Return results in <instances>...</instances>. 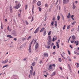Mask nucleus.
I'll use <instances>...</instances> for the list:
<instances>
[{
  "label": "nucleus",
  "instance_id": "nucleus-22",
  "mask_svg": "<svg viewBox=\"0 0 79 79\" xmlns=\"http://www.w3.org/2000/svg\"><path fill=\"white\" fill-rule=\"evenodd\" d=\"M35 62H33L32 63V66H35Z\"/></svg>",
  "mask_w": 79,
  "mask_h": 79
},
{
  "label": "nucleus",
  "instance_id": "nucleus-7",
  "mask_svg": "<svg viewBox=\"0 0 79 79\" xmlns=\"http://www.w3.org/2000/svg\"><path fill=\"white\" fill-rule=\"evenodd\" d=\"M31 44H29V48L28 50L30 53H31Z\"/></svg>",
  "mask_w": 79,
  "mask_h": 79
},
{
  "label": "nucleus",
  "instance_id": "nucleus-13",
  "mask_svg": "<svg viewBox=\"0 0 79 79\" xmlns=\"http://www.w3.org/2000/svg\"><path fill=\"white\" fill-rule=\"evenodd\" d=\"M76 43H77L76 45L77 46L79 44V41L77 40V41H75L74 43L75 44H76Z\"/></svg>",
  "mask_w": 79,
  "mask_h": 79
},
{
  "label": "nucleus",
  "instance_id": "nucleus-14",
  "mask_svg": "<svg viewBox=\"0 0 79 79\" xmlns=\"http://www.w3.org/2000/svg\"><path fill=\"white\" fill-rule=\"evenodd\" d=\"M7 37H9V38H13V36H11V35H7Z\"/></svg>",
  "mask_w": 79,
  "mask_h": 79
},
{
  "label": "nucleus",
  "instance_id": "nucleus-48",
  "mask_svg": "<svg viewBox=\"0 0 79 79\" xmlns=\"http://www.w3.org/2000/svg\"><path fill=\"white\" fill-rule=\"evenodd\" d=\"M53 21H55V17H54L53 19Z\"/></svg>",
  "mask_w": 79,
  "mask_h": 79
},
{
  "label": "nucleus",
  "instance_id": "nucleus-8",
  "mask_svg": "<svg viewBox=\"0 0 79 79\" xmlns=\"http://www.w3.org/2000/svg\"><path fill=\"white\" fill-rule=\"evenodd\" d=\"M41 2L40 1H39L36 4L38 6H40L41 5Z\"/></svg>",
  "mask_w": 79,
  "mask_h": 79
},
{
  "label": "nucleus",
  "instance_id": "nucleus-38",
  "mask_svg": "<svg viewBox=\"0 0 79 79\" xmlns=\"http://www.w3.org/2000/svg\"><path fill=\"white\" fill-rule=\"evenodd\" d=\"M37 42V40H35L34 41V44H35V42Z\"/></svg>",
  "mask_w": 79,
  "mask_h": 79
},
{
  "label": "nucleus",
  "instance_id": "nucleus-46",
  "mask_svg": "<svg viewBox=\"0 0 79 79\" xmlns=\"http://www.w3.org/2000/svg\"><path fill=\"white\" fill-rule=\"evenodd\" d=\"M52 42H55V38L53 37V39L52 40Z\"/></svg>",
  "mask_w": 79,
  "mask_h": 79
},
{
  "label": "nucleus",
  "instance_id": "nucleus-12",
  "mask_svg": "<svg viewBox=\"0 0 79 79\" xmlns=\"http://www.w3.org/2000/svg\"><path fill=\"white\" fill-rule=\"evenodd\" d=\"M44 56H47V57H48V55L47 53H44Z\"/></svg>",
  "mask_w": 79,
  "mask_h": 79
},
{
  "label": "nucleus",
  "instance_id": "nucleus-61",
  "mask_svg": "<svg viewBox=\"0 0 79 79\" xmlns=\"http://www.w3.org/2000/svg\"><path fill=\"white\" fill-rule=\"evenodd\" d=\"M57 43L58 44L59 42H60V40H58V42H57Z\"/></svg>",
  "mask_w": 79,
  "mask_h": 79
},
{
  "label": "nucleus",
  "instance_id": "nucleus-29",
  "mask_svg": "<svg viewBox=\"0 0 79 79\" xmlns=\"http://www.w3.org/2000/svg\"><path fill=\"white\" fill-rule=\"evenodd\" d=\"M34 39H33L32 40V41H31V43L30 44H31V45L32 44V42H33V41H34Z\"/></svg>",
  "mask_w": 79,
  "mask_h": 79
},
{
  "label": "nucleus",
  "instance_id": "nucleus-30",
  "mask_svg": "<svg viewBox=\"0 0 79 79\" xmlns=\"http://www.w3.org/2000/svg\"><path fill=\"white\" fill-rule=\"evenodd\" d=\"M26 24L27 25L29 24V23L26 21Z\"/></svg>",
  "mask_w": 79,
  "mask_h": 79
},
{
  "label": "nucleus",
  "instance_id": "nucleus-58",
  "mask_svg": "<svg viewBox=\"0 0 79 79\" xmlns=\"http://www.w3.org/2000/svg\"><path fill=\"white\" fill-rule=\"evenodd\" d=\"M67 18L68 19H69V18H70V16H69V15H68L67 16Z\"/></svg>",
  "mask_w": 79,
  "mask_h": 79
},
{
  "label": "nucleus",
  "instance_id": "nucleus-43",
  "mask_svg": "<svg viewBox=\"0 0 79 79\" xmlns=\"http://www.w3.org/2000/svg\"><path fill=\"white\" fill-rule=\"evenodd\" d=\"M31 71H33V67H32V66H31Z\"/></svg>",
  "mask_w": 79,
  "mask_h": 79
},
{
  "label": "nucleus",
  "instance_id": "nucleus-53",
  "mask_svg": "<svg viewBox=\"0 0 79 79\" xmlns=\"http://www.w3.org/2000/svg\"><path fill=\"white\" fill-rule=\"evenodd\" d=\"M45 7H47L48 6V4H45Z\"/></svg>",
  "mask_w": 79,
  "mask_h": 79
},
{
  "label": "nucleus",
  "instance_id": "nucleus-36",
  "mask_svg": "<svg viewBox=\"0 0 79 79\" xmlns=\"http://www.w3.org/2000/svg\"><path fill=\"white\" fill-rule=\"evenodd\" d=\"M31 18H32V15H31L30 16L28 17V19H31Z\"/></svg>",
  "mask_w": 79,
  "mask_h": 79
},
{
  "label": "nucleus",
  "instance_id": "nucleus-11",
  "mask_svg": "<svg viewBox=\"0 0 79 79\" xmlns=\"http://www.w3.org/2000/svg\"><path fill=\"white\" fill-rule=\"evenodd\" d=\"M8 61V60L6 59V60L5 61H3L2 62V63H3L4 64H5V63H7Z\"/></svg>",
  "mask_w": 79,
  "mask_h": 79
},
{
  "label": "nucleus",
  "instance_id": "nucleus-62",
  "mask_svg": "<svg viewBox=\"0 0 79 79\" xmlns=\"http://www.w3.org/2000/svg\"><path fill=\"white\" fill-rule=\"evenodd\" d=\"M71 18H73V17H74V15H72L71 16Z\"/></svg>",
  "mask_w": 79,
  "mask_h": 79
},
{
  "label": "nucleus",
  "instance_id": "nucleus-44",
  "mask_svg": "<svg viewBox=\"0 0 79 79\" xmlns=\"http://www.w3.org/2000/svg\"><path fill=\"white\" fill-rule=\"evenodd\" d=\"M37 60H38V57H36L35 58V61H37Z\"/></svg>",
  "mask_w": 79,
  "mask_h": 79
},
{
  "label": "nucleus",
  "instance_id": "nucleus-10",
  "mask_svg": "<svg viewBox=\"0 0 79 79\" xmlns=\"http://www.w3.org/2000/svg\"><path fill=\"white\" fill-rule=\"evenodd\" d=\"M38 43H36V44H35V49L36 50H37V49L38 48Z\"/></svg>",
  "mask_w": 79,
  "mask_h": 79
},
{
  "label": "nucleus",
  "instance_id": "nucleus-20",
  "mask_svg": "<svg viewBox=\"0 0 79 79\" xmlns=\"http://www.w3.org/2000/svg\"><path fill=\"white\" fill-rule=\"evenodd\" d=\"M51 32H52L51 31H50L48 33V35H50Z\"/></svg>",
  "mask_w": 79,
  "mask_h": 79
},
{
  "label": "nucleus",
  "instance_id": "nucleus-55",
  "mask_svg": "<svg viewBox=\"0 0 79 79\" xmlns=\"http://www.w3.org/2000/svg\"><path fill=\"white\" fill-rule=\"evenodd\" d=\"M1 28L2 29H3V26L2 24L1 25Z\"/></svg>",
  "mask_w": 79,
  "mask_h": 79
},
{
  "label": "nucleus",
  "instance_id": "nucleus-23",
  "mask_svg": "<svg viewBox=\"0 0 79 79\" xmlns=\"http://www.w3.org/2000/svg\"><path fill=\"white\" fill-rule=\"evenodd\" d=\"M55 74V72H54L52 73V74L51 75V76H54Z\"/></svg>",
  "mask_w": 79,
  "mask_h": 79
},
{
  "label": "nucleus",
  "instance_id": "nucleus-19",
  "mask_svg": "<svg viewBox=\"0 0 79 79\" xmlns=\"http://www.w3.org/2000/svg\"><path fill=\"white\" fill-rule=\"evenodd\" d=\"M72 39L73 40H74V39H75V36L74 35H73L72 36Z\"/></svg>",
  "mask_w": 79,
  "mask_h": 79
},
{
  "label": "nucleus",
  "instance_id": "nucleus-39",
  "mask_svg": "<svg viewBox=\"0 0 79 79\" xmlns=\"http://www.w3.org/2000/svg\"><path fill=\"white\" fill-rule=\"evenodd\" d=\"M7 66H8V65H5V66H3L2 67V68H5V67H6Z\"/></svg>",
  "mask_w": 79,
  "mask_h": 79
},
{
  "label": "nucleus",
  "instance_id": "nucleus-59",
  "mask_svg": "<svg viewBox=\"0 0 79 79\" xmlns=\"http://www.w3.org/2000/svg\"><path fill=\"white\" fill-rule=\"evenodd\" d=\"M35 0H34L33 1V3H35Z\"/></svg>",
  "mask_w": 79,
  "mask_h": 79
},
{
  "label": "nucleus",
  "instance_id": "nucleus-37",
  "mask_svg": "<svg viewBox=\"0 0 79 79\" xmlns=\"http://www.w3.org/2000/svg\"><path fill=\"white\" fill-rule=\"evenodd\" d=\"M27 5H26L25 6V10H27Z\"/></svg>",
  "mask_w": 79,
  "mask_h": 79
},
{
  "label": "nucleus",
  "instance_id": "nucleus-41",
  "mask_svg": "<svg viewBox=\"0 0 79 79\" xmlns=\"http://www.w3.org/2000/svg\"><path fill=\"white\" fill-rule=\"evenodd\" d=\"M71 42L72 44H73V43H74V40L71 41Z\"/></svg>",
  "mask_w": 79,
  "mask_h": 79
},
{
  "label": "nucleus",
  "instance_id": "nucleus-3",
  "mask_svg": "<svg viewBox=\"0 0 79 79\" xmlns=\"http://www.w3.org/2000/svg\"><path fill=\"white\" fill-rule=\"evenodd\" d=\"M39 29H40V27H39L37 28L34 32V34H36V33H37V32H39Z\"/></svg>",
  "mask_w": 79,
  "mask_h": 79
},
{
  "label": "nucleus",
  "instance_id": "nucleus-15",
  "mask_svg": "<svg viewBox=\"0 0 79 79\" xmlns=\"http://www.w3.org/2000/svg\"><path fill=\"white\" fill-rule=\"evenodd\" d=\"M7 30H8V31H10V32H11V28H10L9 26H8L7 27Z\"/></svg>",
  "mask_w": 79,
  "mask_h": 79
},
{
  "label": "nucleus",
  "instance_id": "nucleus-28",
  "mask_svg": "<svg viewBox=\"0 0 79 79\" xmlns=\"http://www.w3.org/2000/svg\"><path fill=\"white\" fill-rule=\"evenodd\" d=\"M33 20H34V15H33V16L32 17L31 22H32V21H33Z\"/></svg>",
  "mask_w": 79,
  "mask_h": 79
},
{
  "label": "nucleus",
  "instance_id": "nucleus-34",
  "mask_svg": "<svg viewBox=\"0 0 79 79\" xmlns=\"http://www.w3.org/2000/svg\"><path fill=\"white\" fill-rule=\"evenodd\" d=\"M75 24H76V22H74L73 23H72V25H75Z\"/></svg>",
  "mask_w": 79,
  "mask_h": 79
},
{
  "label": "nucleus",
  "instance_id": "nucleus-63",
  "mask_svg": "<svg viewBox=\"0 0 79 79\" xmlns=\"http://www.w3.org/2000/svg\"><path fill=\"white\" fill-rule=\"evenodd\" d=\"M40 64H41V63H42V60H40Z\"/></svg>",
  "mask_w": 79,
  "mask_h": 79
},
{
  "label": "nucleus",
  "instance_id": "nucleus-57",
  "mask_svg": "<svg viewBox=\"0 0 79 79\" xmlns=\"http://www.w3.org/2000/svg\"><path fill=\"white\" fill-rule=\"evenodd\" d=\"M20 15H20V14H18V17H20Z\"/></svg>",
  "mask_w": 79,
  "mask_h": 79
},
{
  "label": "nucleus",
  "instance_id": "nucleus-27",
  "mask_svg": "<svg viewBox=\"0 0 79 79\" xmlns=\"http://www.w3.org/2000/svg\"><path fill=\"white\" fill-rule=\"evenodd\" d=\"M54 21H52L51 23V25L52 26H53V24H54Z\"/></svg>",
  "mask_w": 79,
  "mask_h": 79
},
{
  "label": "nucleus",
  "instance_id": "nucleus-47",
  "mask_svg": "<svg viewBox=\"0 0 79 79\" xmlns=\"http://www.w3.org/2000/svg\"><path fill=\"white\" fill-rule=\"evenodd\" d=\"M68 53L69 55H70L71 54V53H70V51L68 50Z\"/></svg>",
  "mask_w": 79,
  "mask_h": 79
},
{
  "label": "nucleus",
  "instance_id": "nucleus-2",
  "mask_svg": "<svg viewBox=\"0 0 79 79\" xmlns=\"http://www.w3.org/2000/svg\"><path fill=\"white\" fill-rule=\"evenodd\" d=\"M12 35H15V36H16V35H17L16 34V32L15 30L13 31L12 32Z\"/></svg>",
  "mask_w": 79,
  "mask_h": 79
},
{
  "label": "nucleus",
  "instance_id": "nucleus-31",
  "mask_svg": "<svg viewBox=\"0 0 79 79\" xmlns=\"http://www.w3.org/2000/svg\"><path fill=\"white\" fill-rule=\"evenodd\" d=\"M38 8L39 9V11H41V8H40V7H39Z\"/></svg>",
  "mask_w": 79,
  "mask_h": 79
},
{
  "label": "nucleus",
  "instance_id": "nucleus-4",
  "mask_svg": "<svg viewBox=\"0 0 79 79\" xmlns=\"http://www.w3.org/2000/svg\"><path fill=\"white\" fill-rule=\"evenodd\" d=\"M69 0H63V4L64 5L65 3H68L69 2Z\"/></svg>",
  "mask_w": 79,
  "mask_h": 79
},
{
  "label": "nucleus",
  "instance_id": "nucleus-9",
  "mask_svg": "<svg viewBox=\"0 0 79 79\" xmlns=\"http://www.w3.org/2000/svg\"><path fill=\"white\" fill-rule=\"evenodd\" d=\"M9 8L10 13H12V12H13V10H12V6H10Z\"/></svg>",
  "mask_w": 79,
  "mask_h": 79
},
{
  "label": "nucleus",
  "instance_id": "nucleus-35",
  "mask_svg": "<svg viewBox=\"0 0 79 79\" xmlns=\"http://www.w3.org/2000/svg\"><path fill=\"white\" fill-rule=\"evenodd\" d=\"M31 39V36H29L28 38V39H27V40H29V39Z\"/></svg>",
  "mask_w": 79,
  "mask_h": 79
},
{
  "label": "nucleus",
  "instance_id": "nucleus-50",
  "mask_svg": "<svg viewBox=\"0 0 79 79\" xmlns=\"http://www.w3.org/2000/svg\"><path fill=\"white\" fill-rule=\"evenodd\" d=\"M48 38L49 39H51V36H48Z\"/></svg>",
  "mask_w": 79,
  "mask_h": 79
},
{
  "label": "nucleus",
  "instance_id": "nucleus-60",
  "mask_svg": "<svg viewBox=\"0 0 79 79\" xmlns=\"http://www.w3.org/2000/svg\"><path fill=\"white\" fill-rule=\"evenodd\" d=\"M14 40L16 41V40H17V39H16V38H14Z\"/></svg>",
  "mask_w": 79,
  "mask_h": 79
},
{
  "label": "nucleus",
  "instance_id": "nucleus-52",
  "mask_svg": "<svg viewBox=\"0 0 79 79\" xmlns=\"http://www.w3.org/2000/svg\"><path fill=\"white\" fill-rule=\"evenodd\" d=\"M74 28H73L71 30V31L72 32H73V31H74Z\"/></svg>",
  "mask_w": 79,
  "mask_h": 79
},
{
  "label": "nucleus",
  "instance_id": "nucleus-51",
  "mask_svg": "<svg viewBox=\"0 0 79 79\" xmlns=\"http://www.w3.org/2000/svg\"><path fill=\"white\" fill-rule=\"evenodd\" d=\"M66 27V25H64V27L63 28V30H64L65 29V27Z\"/></svg>",
  "mask_w": 79,
  "mask_h": 79
},
{
  "label": "nucleus",
  "instance_id": "nucleus-18",
  "mask_svg": "<svg viewBox=\"0 0 79 79\" xmlns=\"http://www.w3.org/2000/svg\"><path fill=\"white\" fill-rule=\"evenodd\" d=\"M44 29H45V28H44V27H43L42 28L41 30L40 31V32H42V31H44Z\"/></svg>",
  "mask_w": 79,
  "mask_h": 79
},
{
  "label": "nucleus",
  "instance_id": "nucleus-42",
  "mask_svg": "<svg viewBox=\"0 0 79 79\" xmlns=\"http://www.w3.org/2000/svg\"><path fill=\"white\" fill-rule=\"evenodd\" d=\"M55 48H56V46L55 45L53 47V50H55Z\"/></svg>",
  "mask_w": 79,
  "mask_h": 79
},
{
  "label": "nucleus",
  "instance_id": "nucleus-5",
  "mask_svg": "<svg viewBox=\"0 0 79 79\" xmlns=\"http://www.w3.org/2000/svg\"><path fill=\"white\" fill-rule=\"evenodd\" d=\"M52 44V40H49L48 41V46H50Z\"/></svg>",
  "mask_w": 79,
  "mask_h": 79
},
{
  "label": "nucleus",
  "instance_id": "nucleus-6",
  "mask_svg": "<svg viewBox=\"0 0 79 79\" xmlns=\"http://www.w3.org/2000/svg\"><path fill=\"white\" fill-rule=\"evenodd\" d=\"M52 69V66L51 64H50L49 66V68L48 69V70H49V71H51Z\"/></svg>",
  "mask_w": 79,
  "mask_h": 79
},
{
  "label": "nucleus",
  "instance_id": "nucleus-49",
  "mask_svg": "<svg viewBox=\"0 0 79 79\" xmlns=\"http://www.w3.org/2000/svg\"><path fill=\"white\" fill-rule=\"evenodd\" d=\"M70 26L69 25V26H68L67 27V29H69V28H70Z\"/></svg>",
  "mask_w": 79,
  "mask_h": 79
},
{
  "label": "nucleus",
  "instance_id": "nucleus-21",
  "mask_svg": "<svg viewBox=\"0 0 79 79\" xmlns=\"http://www.w3.org/2000/svg\"><path fill=\"white\" fill-rule=\"evenodd\" d=\"M71 36L69 38V40H68V43H69V40H70V39H71Z\"/></svg>",
  "mask_w": 79,
  "mask_h": 79
},
{
  "label": "nucleus",
  "instance_id": "nucleus-40",
  "mask_svg": "<svg viewBox=\"0 0 79 79\" xmlns=\"http://www.w3.org/2000/svg\"><path fill=\"white\" fill-rule=\"evenodd\" d=\"M58 60L60 62H61V58H59Z\"/></svg>",
  "mask_w": 79,
  "mask_h": 79
},
{
  "label": "nucleus",
  "instance_id": "nucleus-54",
  "mask_svg": "<svg viewBox=\"0 0 79 79\" xmlns=\"http://www.w3.org/2000/svg\"><path fill=\"white\" fill-rule=\"evenodd\" d=\"M62 19H63V20H64V17L62 15Z\"/></svg>",
  "mask_w": 79,
  "mask_h": 79
},
{
  "label": "nucleus",
  "instance_id": "nucleus-16",
  "mask_svg": "<svg viewBox=\"0 0 79 79\" xmlns=\"http://www.w3.org/2000/svg\"><path fill=\"white\" fill-rule=\"evenodd\" d=\"M73 10H74V9H75V5H74V2H73Z\"/></svg>",
  "mask_w": 79,
  "mask_h": 79
},
{
  "label": "nucleus",
  "instance_id": "nucleus-17",
  "mask_svg": "<svg viewBox=\"0 0 79 79\" xmlns=\"http://www.w3.org/2000/svg\"><path fill=\"white\" fill-rule=\"evenodd\" d=\"M56 46L57 47V48H60V46H59V44H58V42H56Z\"/></svg>",
  "mask_w": 79,
  "mask_h": 79
},
{
  "label": "nucleus",
  "instance_id": "nucleus-1",
  "mask_svg": "<svg viewBox=\"0 0 79 79\" xmlns=\"http://www.w3.org/2000/svg\"><path fill=\"white\" fill-rule=\"evenodd\" d=\"M21 5L19 3H18V4H16L15 6V8L16 9H18L21 6Z\"/></svg>",
  "mask_w": 79,
  "mask_h": 79
},
{
  "label": "nucleus",
  "instance_id": "nucleus-32",
  "mask_svg": "<svg viewBox=\"0 0 79 79\" xmlns=\"http://www.w3.org/2000/svg\"><path fill=\"white\" fill-rule=\"evenodd\" d=\"M60 16H57L58 20H60Z\"/></svg>",
  "mask_w": 79,
  "mask_h": 79
},
{
  "label": "nucleus",
  "instance_id": "nucleus-64",
  "mask_svg": "<svg viewBox=\"0 0 79 79\" xmlns=\"http://www.w3.org/2000/svg\"><path fill=\"white\" fill-rule=\"evenodd\" d=\"M67 58H68V60H70V57H67Z\"/></svg>",
  "mask_w": 79,
  "mask_h": 79
},
{
  "label": "nucleus",
  "instance_id": "nucleus-33",
  "mask_svg": "<svg viewBox=\"0 0 79 79\" xmlns=\"http://www.w3.org/2000/svg\"><path fill=\"white\" fill-rule=\"evenodd\" d=\"M69 69L70 70V73H72V71H71V67H69Z\"/></svg>",
  "mask_w": 79,
  "mask_h": 79
},
{
  "label": "nucleus",
  "instance_id": "nucleus-56",
  "mask_svg": "<svg viewBox=\"0 0 79 79\" xmlns=\"http://www.w3.org/2000/svg\"><path fill=\"white\" fill-rule=\"evenodd\" d=\"M33 76H35V72L34 71V73H33Z\"/></svg>",
  "mask_w": 79,
  "mask_h": 79
},
{
  "label": "nucleus",
  "instance_id": "nucleus-24",
  "mask_svg": "<svg viewBox=\"0 0 79 79\" xmlns=\"http://www.w3.org/2000/svg\"><path fill=\"white\" fill-rule=\"evenodd\" d=\"M32 11L33 14H34V6H33V8H32Z\"/></svg>",
  "mask_w": 79,
  "mask_h": 79
},
{
  "label": "nucleus",
  "instance_id": "nucleus-45",
  "mask_svg": "<svg viewBox=\"0 0 79 79\" xmlns=\"http://www.w3.org/2000/svg\"><path fill=\"white\" fill-rule=\"evenodd\" d=\"M59 68L60 69V70H61V71H62V70H63V68H62V67H59Z\"/></svg>",
  "mask_w": 79,
  "mask_h": 79
},
{
  "label": "nucleus",
  "instance_id": "nucleus-26",
  "mask_svg": "<svg viewBox=\"0 0 79 79\" xmlns=\"http://www.w3.org/2000/svg\"><path fill=\"white\" fill-rule=\"evenodd\" d=\"M45 35H46V31H45L44 34H43V35H44V36H45Z\"/></svg>",
  "mask_w": 79,
  "mask_h": 79
},
{
  "label": "nucleus",
  "instance_id": "nucleus-25",
  "mask_svg": "<svg viewBox=\"0 0 79 79\" xmlns=\"http://www.w3.org/2000/svg\"><path fill=\"white\" fill-rule=\"evenodd\" d=\"M33 71V70H30V73H31V75H32V71Z\"/></svg>",
  "mask_w": 79,
  "mask_h": 79
}]
</instances>
